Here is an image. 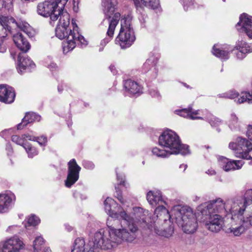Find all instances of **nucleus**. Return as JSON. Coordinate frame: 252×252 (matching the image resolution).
Wrapping results in <instances>:
<instances>
[{
    "mask_svg": "<svg viewBox=\"0 0 252 252\" xmlns=\"http://www.w3.org/2000/svg\"><path fill=\"white\" fill-rule=\"evenodd\" d=\"M13 40L16 46L24 53L30 49L29 42L24 38L21 33H17L13 36Z\"/></svg>",
    "mask_w": 252,
    "mask_h": 252,
    "instance_id": "25",
    "label": "nucleus"
},
{
    "mask_svg": "<svg viewBox=\"0 0 252 252\" xmlns=\"http://www.w3.org/2000/svg\"><path fill=\"white\" fill-rule=\"evenodd\" d=\"M236 157L245 159H251L249 164L252 165V143L248 140L238 137L235 142H230L228 146Z\"/></svg>",
    "mask_w": 252,
    "mask_h": 252,
    "instance_id": "10",
    "label": "nucleus"
},
{
    "mask_svg": "<svg viewBox=\"0 0 252 252\" xmlns=\"http://www.w3.org/2000/svg\"><path fill=\"white\" fill-rule=\"evenodd\" d=\"M243 220L246 223L248 228H249L250 226H252V213H251V214L246 218H243Z\"/></svg>",
    "mask_w": 252,
    "mask_h": 252,
    "instance_id": "47",
    "label": "nucleus"
},
{
    "mask_svg": "<svg viewBox=\"0 0 252 252\" xmlns=\"http://www.w3.org/2000/svg\"><path fill=\"white\" fill-rule=\"evenodd\" d=\"M22 137L23 138H24V141H25L27 139H28V140H30V141H35V136H32L31 135H30L29 134H23L22 135Z\"/></svg>",
    "mask_w": 252,
    "mask_h": 252,
    "instance_id": "50",
    "label": "nucleus"
},
{
    "mask_svg": "<svg viewBox=\"0 0 252 252\" xmlns=\"http://www.w3.org/2000/svg\"><path fill=\"white\" fill-rule=\"evenodd\" d=\"M6 132H7L6 130L1 131L0 133V136L3 137L5 135V134L6 133Z\"/></svg>",
    "mask_w": 252,
    "mask_h": 252,
    "instance_id": "59",
    "label": "nucleus"
},
{
    "mask_svg": "<svg viewBox=\"0 0 252 252\" xmlns=\"http://www.w3.org/2000/svg\"><path fill=\"white\" fill-rule=\"evenodd\" d=\"M24 248V243L17 236L5 241L1 248L2 252H19Z\"/></svg>",
    "mask_w": 252,
    "mask_h": 252,
    "instance_id": "14",
    "label": "nucleus"
},
{
    "mask_svg": "<svg viewBox=\"0 0 252 252\" xmlns=\"http://www.w3.org/2000/svg\"><path fill=\"white\" fill-rule=\"evenodd\" d=\"M18 71L21 74L27 68H29V67H31V68H34L35 65L30 59L25 57L24 55L21 53L19 54L18 55Z\"/></svg>",
    "mask_w": 252,
    "mask_h": 252,
    "instance_id": "26",
    "label": "nucleus"
},
{
    "mask_svg": "<svg viewBox=\"0 0 252 252\" xmlns=\"http://www.w3.org/2000/svg\"><path fill=\"white\" fill-rule=\"evenodd\" d=\"M58 92L59 93H62L63 90V86L62 85H59L58 87Z\"/></svg>",
    "mask_w": 252,
    "mask_h": 252,
    "instance_id": "58",
    "label": "nucleus"
},
{
    "mask_svg": "<svg viewBox=\"0 0 252 252\" xmlns=\"http://www.w3.org/2000/svg\"><path fill=\"white\" fill-rule=\"evenodd\" d=\"M147 199L151 206L156 207L158 205L154 212L153 216L154 218H159V219L161 220H166L167 219L170 217L168 210L164 206L165 204V202L162 199L160 191H149L147 194Z\"/></svg>",
    "mask_w": 252,
    "mask_h": 252,
    "instance_id": "8",
    "label": "nucleus"
},
{
    "mask_svg": "<svg viewBox=\"0 0 252 252\" xmlns=\"http://www.w3.org/2000/svg\"><path fill=\"white\" fill-rule=\"evenodd\" d=\"M172 217L186 233H193L197 229V221L192 209L187 206H174L171 210Z\"/></svg>",
    "mask_w": 252,
    "mask_h": 252,
    "instance_id": "3",
    "label": "nucleus"
},
{
    "mask_svg": "<svg viewBox=\"0 0 252 252\" xmlns=\"http://www.w3.org/2000/svg\"><path fill=\"white\" fill-rule=\"evenodd\" d=\"M11 140L16 144L22 146L24 148L25 144H27V143H25L22 135L21 137L17 135H13L11 137Z\"/></svg>",
    "mask_w": 252,
    "mask_h": 252,
    "instance_id": "42",
    "label": "nucleus"
},
{
    "mask_svg": "<svg viewBox=\"0 0 252 252\" xmlns=\"http://www.w3.org/2000/svg\"><path fill=\"white\" fill-rule=\"evenodd\" d=\"M150 94L152 97L159 98L160 97L159 92L154 89H152L150 91Z\"/></svg>",
    "mask_w": 252,
    "mask_h": 252,
    "instance_id": "51",
    "label": "nucleus"
},
{
    "mask_svg": "<svg viewBox=\"0 0 252 252\" xmlns=\"http://www.w3.org/2000/svg\"><path fill=\"white\" fill-rule=\"evenodd\" d=\"M223 0V1H225V0Z\"/></svg>",
    "mask_w": 252,
    "mask_h": 252,
    "instance_id": "64",
    "label": "nucleus"
},
{
    "mask_svg": "<svg viewBox=\"0 0 252 252\" xmlns=\"http://www.w3.org/2000/svg\"><path fill=\"white\" fill-rule=\"evenodd\" d=\"M132 213L134 217H130L131 220H133V222L137 225L139 223L146 222V215L147 214L148 211H144L141 207H134L133 208Z\"/></svg>",
    "mask_w": 252,
    "mask_h": 252,
    "instance_id": "28",
    "label": "nucleus"
},
{
    "mask_svg": "<svg viewBox=\"0 0 252 252\" xmlns=\"http://www.w3.org/2000/svg\"><path fill=\"white\" fill-rule=\"evenodd\" d=\"M40 222V219L34 215H32L28 219V223L30 226H35Z\"/></svg>",
    "mask_w": 252,
    "mask_h": 252,
    "instance_id": "43",
    "label": "nucleus"
},
{
    "mask_svg": "<svg viewBox=\"0 0 252 252\" xmlns=\"http://www.w3.org/2000/svg\"><path fill=\"white\" fill-rule=\"evenodd\" d=\"M199 110H195L192 111V108L189 107L188 109H183L179 111V115L182 117L187 118L191 120L200 119L202 120L203 118L198 116H194V115L199 114Z\"/></svg>",
    "mask_w": 252,
    "mask_h": 252,
    "instance_id": "32",
    "label": "nucleus"
},
{
    "mask_svg": "<svg viewBox=\"0 0 252 252\" xmlns=\"http://www.w3.org/2000/svg\"><path fill=\"white\" fill-rule=\"evenodd\" d=\"M44 242V239L42 237L40 236L36 237L33 244L34 252H39L41 250V246L43 244Z\"/></svg>",
    "mask_w": 252,
    "mask_h": 252,
    "instance_id": "38",
    "label": "nucleus"
},
{
    "mask_svg": "<svg viewBox=\"0 0 252 252\" xmlns=\"http://www.w3.org/2000/svg\"><path fill=\"white\" fill-rule=\"evenodd\" d=\"M235 49L232 50L234 52L236 58L239 60L245 58L247 54L252 52V47L244 41H238L235 47Z\"/></svg>",
    "mask_w": 252,
    "mask_h": 252,
    "instance_id": "18",
    "label": "nucleus"
},
{
    "mask_svg": "<svg viewBox=\"0 0 252 252\" xmlns=\"http://www.w3.org/2000/svg\"><path fill=\"white\" fill-rule=\"evenodd\" d=\"M187 167H188V165L187 164H183L180 165L179 167L181 169V168H183V171H185V170L187 169Z\"/></svg>",
    "mask_w": 252,
    "mask_h": 252,
    "instance_id": "57",
    "label": "nucleus"
},
{
    "mask_svg": "<svg viewBox=\"0 0 252 252\" xmlns=\"http://www.w3.org/2000/svg\"><path fill=\"white\" fill-rule=\"evenodd\" d=\"M14 20L11 18L9 20L8 18L0 15V52H3L4 51V49L2 48V43L6 39L7 35L8 32L5 23L14 24Z\"/></svg>",
    "mask_w": 252,
    "mask_h": 252,
    "instance_id": "21",
    "label": "nucleus"
},
{
    "mask_svg": "<svg viewBox=\"0 0 252 252\" xmlns=\"http://www.w3.org/2000/svg\"><path fill=\"white\" fill-rule=\"evenodd\" d=\"M68 0H51L39 3L37 7L38 14L50 17L52 21H56L62 13Z\"/></svg>",
    "mask_w": 252,
    "mask_h": 252,
    "instance_id": "7",
    "label": "nucleus"
},
{
    "mask_svg": "<svg viewBox=\"0 0 252 252\" xmlns=\"http://www.w3.org/2000/svg\"><path fill=\"white\" fill-rule=\"evenodd\" d=\"M35 141H36L41 146H45L47 142V137L44 136L35 137Z\"/></svg>",
    "mask_w": 252,
    "mask_h": 252,
    "instance_id": "45",
    "label": "nucleus"
},
{
    "mask_svg": "<svg viewBox=\"0 0 252 252\" xmlns=\"http://www.w3.org/2000/svg\"><path fill=\"white\" fill-rule=\"evenodd\" d=\"M124 87L128 94H135L141 92V88L137 82L132 80H127L125 81Z\"/></svg>",
    "mask_w": 252,
    "mask_h": 252,
    "instance_id": "31",
    "label": "nucleus"
},
{
    "mask_svg": "<svg viewBox=\"0 0 252 252\" xmlns=\"http://www.w3.org/2000/svg\"><path fill=\"white\" fill-rule=\"evenodd\" d=\"M81 167L77 164L75 159H72L68 163V174L65 182L66 187L70 188L79 179Z\"/></svg>",
    "mask_w": 252,
    "mask_h": 252,
    "instance_id": "13",
    "label": "nucleus"
},
{
    "mask_svg": "<svg viewBox=\"0 0 252 252\" xmlns=\"http://www.w3.org/2000/svg\"><path fill=\"white\" fill-rule=\"evenodd\" d=\"M43 252H51V251L49 248H46L44 250Z\"/></svg>",
    "mask_w": 252,
    "mask_h": 252,
    "instance_id": "60",
    "label": "nucleus"
},
{
    "mask_svg": "<svg viewBox=\"0 0 252 252\" xmlns=\"http://www.w3.org/2000/svg\"><path fill=\"white\" fill-rule=\"evenodd\" d=\"M137 9L144 6L153 9H158L159 7V0H133Z\"/></svg>",
    "mask_w": 252,
    "mask_h": 252,
    "instance_id": "27",
    "label": "nucleus"
},
{
    "mask_svg": "<svg viewBox=\"0 0 252 252\" xmlns=\"http://www.w3.org/2000/svg\"><path fill=\"white\" fill-rule=\"evenodd\" d=\"M228 126L232 131H240L241 129V122L239 121L238 117L234 114L231 115Z\"/></svg>",
    "mask_w": 252,
    "mask_h": 252,
    "instance_id": "34",
    "label": "nucleus"
},
{
    "mask_svg": "<svg viewBox=\"0 0 252 252\" xmlns=\"http://www.w3.org/2000/svg\"><path fill=\"white\" fill-rule=\"evenodd\" d=\"M24 149L28 153V157L30 158H32L34 156H36L38 154V151L36 149L32 147L29 143L25 144L24 146Z\"/></svg>",
    "mask_w": 252,
    "mask_h": 252,
    "instance_id": "39",
    "label": "nucleus"
},
{
    "mask_svg": "<svg viewBox=\"0 0 252 252\" xmlns=\"http://www.w3.org/2000/svg\"><path fill=\"white\" fill-rule=\"evenodd\" d=\"M247 136L252 141V125H249L248 126Z\"/></svg>",
    "mask_w": 252,
    "mask_h": 252,
    "instance_id": "49",
    "label": "nucleus"
},
{
    "mask_svg": "<svg viewBox=\"0 0 252 252\" xmlns=\"http://www.w3.org/2000/svg\"><path fill=\"white\" fill-rule=\"evenodd\" d=\"M115 189L117 190V195L116 196L122 204H124V201L121 192L120 191H117V187H116Z\"/></svg>",
    "mask_w": 252,
    "mask_h": 252,
    "instance_id": "52",
    "label": "nucleus"
},
{
    "mask_svg": "<svg viewBox=\"0 0 252 252\" xmlns=\"http://www.w3.org/2000/svg\"><path fill=\"white\" fill-rule=\"evenodd\" d=\"M116 3L117 0H102V1L105 18L101 22V24L105 27L108 25L107 37L103 39L100 43L103 47L105 46L113 37L115 28L120 19L121 15L119 13H114Z\"/></svg>",
    "mask_w": 252,
    "mask_h": 252,
    "instance_id": "4",
    "label": "nucleus"
},
{
    "mask_svg": "<svg viewBox=\"0 0 252 252\" xmlns=\"http://www.w3.org/2000/svg\"><path fill=\"white\" fill-rule=\"evenodd\" d=\"M153 155L159 158H166L171 154L170 151L155 147L152 150Z\"/></svg>",
    "mask_w": 252,
    "mask_h": 252,
    "instance_id": "37",
    "label": "nucleus"
},
{
    "mask_svg": "<svg viewBox=\"0 0 252 252\" xmlns=\"http://www.w3.org/2000/svg\"><path fill=\"white\" fill-rule=\"evenodd\" d=\"M157 63L156 59L152 57L147 59L146 62L143 65V69L145 72H147L153 69V71L155 72L154 77L157 76L158 70L156 67V65Z\"/></svg>",
    "mask_w": 252,
    "mask_h": 252,
    "instance_id": "33",
    "label": "nucleus"
},
{
    "mask_svg": "<svg viewBox=\"0 0 252 252\" xmlns=\"http://www.w3.org/2000/svg\"><path fill=\"white\" fill-rule=\"evenodd\" d=\"M183 5L185 10L188 11L194 8L192 0H182Z\"/></svg>",
    "mask_w": 252,
    "mask_h": 252,
    "instance_id": "44",
    "label": "nucleus"
},
{
    "mask_svg": "<svg viewBox=\"0 0 252 252\" xmlns=\"http://www.w3.org/2000/svg\"><path fill=\"white\" fill-rule=\"evenodd\" d=\"M40 116L33 112H28L26 114L25 116L22 119L21 123L17 125V129L20 130L26 126L28 124L32 123L34 121H39Z\"/></svg>",
    "mask_w": 252,
    "mask_h": 252,
    "instance_id": "30",
    "label": "nucleus"
},
{
    "mask_svg": "<svg viewBox=\"0 0 252 252\" xmlns=\"http://www.w3.org/2000/svg\"><path fill=\"white\" fill-rule=\"evenodd\" d=\"M198 211L205 221L206 227L213 232H218L222 229L224 216H230L231 219H235L232 209H227L226 201L224 202L220 198L205 202L198 207Z\"/></svg>",
    "mask_w": 252,
    "mask_h": 252,
    "instance_id": "2",
    "label": "nucleus"
},
{
    "mask_svg": "<svg viewBox=\"0 0 252 252\" xmlns=\"http://www.w3.org/2000/svg\"><path fill=\"white\" fill-rule=\"evenodd\" d=\"M116 205V202L110 197H107L104 201V209L111 219L128 220V215L123 209L120 208L118 211L112 210V207Z\"/></svg>",
    "mask_w": 252,
    "mask_h": 252,
    "instance_id": "12",
    "label": "nucleus"
},
{
    "mask_svg": "<svg viewBox=\"0 0 252 252\" xmlns=\"http://www.w3.org/2000/svg\"><path fill=\"white\" fill-rule=\"evenodd\" d=\"M15 94L13 88L6 85H0V101L11 103L14 100Z\"/></svg>",
    "mask_w": 252,
    "mask_h": 252,
    "instance_id": "19",
    "label": "nucleus"
},
{
    "mask_svg": "<svg viewBox=\"0 0 252 252\" xmlns=\"http://www.w3.org/2000/svg\"><path fill=\"white\" fill-rule=\"evenodd\" d=\"M111 71L114 74L116 73L115 67L114 65H110L109 67Z\"/></svg>",
    "mask_w": 252,
    "mask_h": 252,
    "instance_id": "56",
    "label": "nucleus"
},
{
    "mask_svg": "<svg viewBox=\"0 0 252 252\" xmlns=\"http://www.w3.org/2000/svg\"><path fill=\"white\" fill-rule=\"evenodd\" d=\"M102 49H103V48H100V49H99V51H102Z\"/></svg>",
    "mask_w": 252,
    "mask_h": 252,
    "instance_id": "62",
    "label": "nucleus"
},
{
    "mask_svg": "<svg viewBox=\"0 0 252 252\" xmlns=\"http://www.w3.org/2000/svg\"><path fill=\"white\" fill-rule=\"evenodd\" d=\"M83 166L87 169L92 170L94 168V164L90 161L84 160L83 161Z\"/></svg>",
    "mask_w": 252,
    "mask_h": 252,
    "instance_id": "46",
    "label": "nucleus"
},
{
    "mask_svg": "<svg viewBox=\"0 0 252 252\" xmlns=\"http://www.w3.org/2000/svg\"><path fill=\"white\" fill-rule=\"evenodd\" d=\"M239 104L244 102H247L249 104L252 103V98H251V94L249 92H242L241 94L240 97L237 101Z\"/></svg>",
    "mask_w": 252,
    "mask_h": 252,
    "instance_id": "36",
    "label": "nucleus"
},
{
    "mask_svg": "<svg viewBox=\"0 0 252 252\" xmlns=\"http://www.w3.org/2000/svg\"><path fill=\"white\" fill-rule=\"evenodd\" d=\"M217 130L220 132V129H219V128H217Z\"/></svg>",
    "mask_w": 252,
    "mask_h": 252,
    "instance_id": "63",
    "label": "nucleus"
},
{
    "mask_svg": "<svg viewBox=\"0 0 252 252\" xmlns=\"http://www.w3.org/2000/svg\"><path fill=\"white\" fill-rule=\"evenodd\" d=\"M206 173L210 175H213L216 174V172L214 170H213L212 169H208Z\"/></svg>",
    "mask_w": 252,
    "mask_h": 252,
    "instance_id": "55",
    "label": "nucleus"
},
{
    "mask_svg": "<svg viewBox=\"0 0 252 252\" xmlns=\"http://www.w3.org/2000/svg\"><path fill=\"white\" fill-rule=\"evenodd\" d=\"M239 94L235 91H230L229 92L221 94H219L220 97L228 98L230 99H234L237 97Z\"/></svg>",
    "mask_w": 252,
    "mask_h": 252,
    "instance_id": "41",
    "label": "nucleus"
},
{
    "mask_svg": "<svg viewBox=\"0 0 252 252\" xmlns=\"http://www.w3.org/2000/svg\"><path fill=\"white\" fill-rule=\"evenodd\" d=\"M4 16L5 17L8 18L9 20L11 18L14 21V24H9L8 23H5L8 32H10L12 28L17 27L24 32L29 37H32L34 35V31L27 22L25 21L18 22L11 16Z\"/></svg>",
    "mask_w": 252,
    "mask_h": 252,
    "instance_id": "15",
    "label": "nucleus"
},
{
    "mask_svg": "<svg viewBox=\"0 0 252 252\" xmlns=\"http://www.w3.org/2000/svg\"><path fill=\"white\" fill-rule=\"evenodd\" d=\"M240 32H245L247 35L252 38V17L247 14L243 13L240 17V21L236 25Z\"/></svg>",
    "mask_w": 252,
    "mask_h": 252,
    "instance_id": "16",
    "label": "nucleus"
},
{
    "mask_svg": "<svg viewBox=\"0 0 252 252\" xmlns=\"http://www.w3.org/2000/svg\"><path fill=\"white\" fill-rule=\"evenodd\" d=\"M67 229L68 231H71L72 229V228L71 227H68Z\"/></svg>",
    "mask_w": 252,
    "mask_h": 252,
    "instance_id": "61",
    "label": "nucleus"
},
{
    "mask_svg": "<svg viewBox=\"0 0 252 252\" xmlns=\"http://www.w3.org/2000/svg\"><path fill=\"white\" fill-rule=\"evenodd\" d=\"M252 203V189H248L244 195V198L228 199L226 200V208L232 210L233 215L237 214L240 215L243 214L248 205ZM251 207H252V205Z\"/></svg>",
    "mask_w": 252,
    "mask_h": 252,
    "instance_id": "11",
    "label": "nucleus"
},
{
    "mask_svg": "<svg viewBox=\"0 0 252 252\" xmlns=\"http://www.w3.org/2000/svg\"><path fill=\"white\" fill-rule=\"evenodd\" d=\"M48 68L51 71H53L56 69L57 66L56 63H52L48 65Z\"/></svg>",
    "mask_w": 252,
    "mask_h": 252,
    "instance_id": "54",
    "label": "nucleus"
},
{
    "mask_svg": "<svg viewBox=\"0 0 252 252\" xmlns=\"http://www.w3.org/2000/svg\"><path fill=\"white\" fill-rule=\"evenodd\" d=\"M71 252H98V251L90 242L86 245L84 239L77 238L75 239Z\"/></svg>",
    "mask_w": 252,
    "mask_h": 252,
    "instance_id": "20",
    "label": "nucleus"
},
{
    "mask_svg": "<svg viewBox=\"0 0 252 252\" xmlns=\"http://www.w3.org/2000/svg\"><path fill=\"white\" fill-rule=\"evenodd\" d=\"M221 162L223 163L222 169L227 172L240 169L244 164L242 160H230L224 158H223Z\"/></svg>",
    "mask_w": 252,
    "mask_h": 252,
    "instance_id": "24",
    "label": "nucleus"
},
{
    "mask_svg": "<svg viewBox=\"0 0 252 252\" xmlns=\"http://www.w3.org/2000/svg\"><path fill=\"white\" fill-rule=\"evenodd\" d=\"M207 121L212 127H217L221 124V121L218 118L210 115L207 117Z\"/></svg>",
    "mask_w": 252,
    "mask_h": 252,
    "instance_id": "40",
    "label": "nucleus"
},
{
    "mask_svg": "<svg viewBox=\"0 0 252 252\" xmlns=\"http://www.w3.org/2000/svg\"><path fill=\"white\" fill-rule=\"evenodd\" d=\"M158 143L159 145L169 149L170 154L186 155L189 153V146L182 144L179 136L171 130L164 131L159 136Z\"/></svg>",
    "mask_w": 252,
    "mask_h": 252,
    "instance_id": "6",
    "label": "nucleus"
},
{
    "mask_svg": "<svg viewBox=\"0 0 252 252\" xmlns=\"http://www.w3.org/2000/svg\"><path fill=\"white\" fill-rule=\"evenodd\" d=\"M230 51H231V48L230 45H225L223 47L220 48L217 47V45H214L212 53L222 60H227L229 58V53Z\"/></svg>",
    "mask_w": 252,
    "mask_h": 252,
    "instance_id": "29",
    "label": "nucleus"
},
{
    "mask_svg": "<svg viewBox=\"0 0 252 252\" xmlns=\"http://www.w3.org/2000/svg\"><path fill=\"white\" fill-rule=\"evenodd\" d=\"M146 18H147V16H146L145 15H142V14H141V16L139 17V20L141 23L143 27L145 26L144 24L146 22Z\"/></svg>",
    "mask_w": 252,
    "mask_h": 252,
    "instance_id": "53",
    "label": "nucleus"
},
{
    "mask_svg": "<svg viewBox=\"0 0 252 252\" xmlns=\"http://www.w3.org/2000/svg\"><path fill=\"white\" fill-rule=\"evenodd\" d=\"M116 174H117V178L118 181L120 182L119 184L120 185H123L124 186H125V176L123 174H119L117 173V170L116 171Z\"/></svg>",
    "mask_w": 252,
    "mask_h": 252,
    "instance_id": "48",
    "label": "nucleus"
},
{
    "mask_svg": "<svg viewBox=\"0 0 252 252\" xmlns=\"http://www.w3.org/2000/svg\"><path fill=\"white\" fill-rule=\"evenodd\" d=\"M128 220L108 219L106 222L108 229H101L95 232L90 245L98 249L110 250L122 242L131 243L137 236L138 225Z\"/></svg>",
    "mask_w": 252,
    "mask_h": 252,
    "instance_id": "1",
    "label": "nucleus"
},
{
    "mask_svg": "<svg viewBox=\"0 0 252 252\" xmlns=\"http://www.w3.org/2000/svg\"><path fill=\"white\" fill-rule=\"evenodd\" d=\"M60 17L58 26L68 28L70 24L69 15L68 13L63 12L59 15Z\"/></svg>",
    "mask_w": 252,
    "mask_h": 252,
    "instance_id": "35",
    "label": "nucleus"
},
{
    "mask_svg": "<svg viewBox=\"0 0 252 252\" xmlns=\"http://www.w3.org/2000/svg\"><path fill=\"white\" fill-rule=\"evenodd\" d=\"M240 215L237 214L235 216V219H231L234 221H238V225L236 226H232L230 229V232L235 236H239L243 233L248 228L246 223L243 220V214Z\"/></svg>",
    "mask_w": 252,
    "mask_h": 252,
    "instance_id": "23",
    "label": "nucleus"
},
{
    "mask_svg": "<svg viewBox=\"0 0 252 252\" xmlns=\"http://www.w3.org/2000/svg\"><path fill=\"white\" fill-rule=\"evenodd\" d=\"M73 25V30L70 28L57 26L56 29V35L60 39L66 38V45L63 47L64 53L73 50L76 46V43L80 44L81 46L87 45V41L84 36L81 35L78 32V27L72 21Z\"/></svg>",
    "mask_w": 252,
    "mask_h": 252,
    "instance_id": "5",
    "label": "nucleus"
},
{
    "mask_svg": "<svg viewBox=\"0 0 252 252\" xmlns=\"http://www.w3.org/2000/svg\"><path fill=\"white\" fill-rule=\"evenodd\" d=\"M170 215V217L167 219L166 220H161L159 219V218H157V223H159V220L163 221L164 222V226L162 228H158L157 226H155V231L158 235L163 236L166 238H169L172 235L174 232V226L170 221H168L171 217H172L171 214Z\"/></svg>",
    "mask_w": 252,
    "mask_h": 252,
    "instance_id": "17",
    "label": "nucleus"
},
{
    "mask_svg": "<svg viewBox=\"0 0 252 252\" xmlns=\"http://www.w3.org/2000/svg\"><path fill=\"white\" fill-rule=\"evenodd\" d=\"M135 40L133 28L131 27V19L129 17L121 20V28L116 41L118 42L123 49L130 47Z\"/></svg>",
    "mask_w": 252,
    "mask_h": 252,
    "instance_id": "9",
    "label": "nucleus"
},
{
    "mask_svg": "<svg viewBox=\"0 0 252 252\" xmlns=\"http://www.w3.org/2000/svg\"><path fill=\"white\" fill-rule=\"evenodd\" d=\"M15 200V196L11 192L0 194V213L7 212Z\"/></svg>",
    "mask_w": 252,
    "mask_h": 252,
    "instance_id": "22",
    "label": "nucleus"
}]
</instances>
